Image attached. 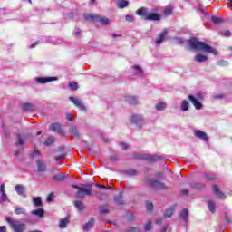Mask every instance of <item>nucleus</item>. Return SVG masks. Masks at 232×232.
I'll return each mask as SVG.
<instances>
[{"mask_svg": "<svg viewBox=\"0 0 232 232\" xmlns=\"http://www.w3.org/2000/svg\"><path fill=\"white\" fill-rule=\"evenodd\" d=\"M188 46L192 50H198V52H203L204 53H212L213 55H217L218 53L217 49L208 45V44L198 41L197 38H191L188 41Z\"/></svg>", "mask_w": 232, "mask_h": 232, "instance_id": "nucleus-1", "label": "nucleus"}, {"mask_svg": "<svg viewBox=\"0 0 232 232\" xmlns=\"http://www.w3.org/2000/svg\"><path fill=\"white\" fill-rule=\"evenodd\" d=\"M93 185L89 183V184H82L81 187L78 185H72V188L74 189H78L76 192V197L78 198H85L86 197H91V195H93L92 192V187Z\"/></svg>", "mask_w": 232, "mask_h": 232, "instance_id": "nucleus-2", "label": "nucleus"}, {"mask_svg": "<svg viewBox=\"0 0 232 232\" xmlns=\"http://www.w3.org/2000/svg\"><path fill=\"white\" fill-rule=\"evenodd\" d=\"M5 221L7 224H9V227H11L12 231L14 232H24L26 231V224L14 219V218L10 216H5Z\"/></svg>", "mask_w": 232, "mask_h": 232, "instance_id": "nucleus-3", "label": "nucleus"}, {"mask_svg": "<svg viewBox=\"0 0 232 232\" xmlns=\"http://www.w3.org/2000/svg\"><path fill=\"white\" fill-rule=\"evenodd\" d=\"M84 19L86 21H91L92 23H101V24H102L103 26H108V24H110V19H108L107 17L100 16L99 14H84Z\"/></svg>", "mask_w": 232, "mask_h": 232, "instance_id": "nucleus-4", "label": "nucleus"}, {"mask_svg": "<svg viewBox=\"0 0 232 232\" xmlns=\"http://www.w3.org/2000/svg\"><path fill=\"white\" fill-rule=\"evenodd\" d=\"M147 184L150 186V188H154V189H168V186L164 184V182L159 181L157 179H150L147 180Z\"/></svg>", "mask_w": 232, "mask_h": 232, "instance_id": "nucleus-5", "label": "nucleus"}, {"mask_svg": "<svg viewBox=\"0 0 232 232\" xmlns=\"http://www.w3.org/2000/svg\"><path fill=\"white\" fill-rule=\"evenodd\" d=\"M188 99L193 104V106L196 110H202V108L204 107V105L200 102V101H202V97L196 98L193 95H188Z\"/></svg>", "mask_w": 232, "mask_h": 232, "instance_id": "nucleus-6", "label": "nucleus"}, {"mask_svg": "<svg viewBox=\"0 0 232 232\" xmlns=\"http://www.w3.org/2000/svg\"><path fill=\"white\" fill-rule=\"evenodd\" d=\"M69 101H71L78 110H81V111H86V106H84V103H82L79 98L71 96L69 97Z\"/></svg>", "mask_w": 232, "mask_h": 232, "instance_id": "nucleus-7", "label": "nucleus"}, {"mask_svg": "<svg viewBox=\"0 0 232 232\" xmlns=\"http://www.w3.org/2000/svg\"><path fill=\"white\" fill-rule=\"evenodd\" d=\"M131 124H136V126H140L144 122V118L140 115L133 114L130 117Z\"/></svg>", "mask_w": 232, "mask_h": 232, "instance_id": "nucleus-8", "label": "nucleus"}, {"mask_svg": "<svg viewBox=\"0 0 232 232\" xmlns=\"http://www.w3.org/2000/svg\"><path fill=\"white\" fill-rule=\"evenodd\" d=\"M57 77H38L35 78V82L40 84H46V82H52V81H57Z\"/></svg>", "mask_w": 232, "mask_h": 232, "instance_id": "nucleus-9", "label": "nucleus"}, {"mask_svg": "<svg viewBox=\"0 0 232 232\" xmlns=\"http://www.w3.org/2000/svg\"><path fill=\"white\" fill-rule=\"evenodd\" d=\"M168 35V29H164L156 39V46H160L164 42V38Z\"/></svg>", "mask_w": 232, "mask_h": 232, "instance_id": "nucleus-10", "label": "nucleus"}, {"mask_svg": "<svg viewBox=\"0 0 232 232\" xmlns=\"http://www.w3.org/2000/svg\"><path fill=\"white\" fill-rule=\"evenodd\" d=\"M194 134L195 137H198V139H201V140H204L205 142H208V140H209V139L208 138V134L200 130H194Z\"/></svg>", "mask_w": 232, "mask_h": 232, "instance_id": "nucleus-11", "label": "nucleus"}, {"mask_svg": "<svg viewBox=\"0 0 232 232\" xmlns=\"http://www.w3.org/2000/svg\"><path fill=\"white\" fill-rule=\"evenodd\" d=\"M73 206L76 208L79 213H84V209H86L84 202L82 201L76 200L73 202Z\"/></svg>", "mask_w": 232, "mask_h": 232, "instance_id": "nucleus-12", "label": "nucleus"}, {"mask_svg": "<svg viewBox=\"0 0 232 232\" xmlns=\"http://www.w3.org/2000/svg\"><path fill=\"white\" fill-rule=\"evenodd\" d=\"M15 191L17 195H20L21 197H26V187H24V185H16Z\"/></svg>", "mask_w": 232, "mask_h": 232, "instance_id": "nucleus-13", "label": "nucleus"}, {"mask_svg": "<svg viewBox=\"0 0 232 232\" xmlns=\"http://www.w3.org/2000/svg\"><path fill=\"white\" fill-rule=\"evenodd\" d=\"M160 19L162 17L157 13H149V15L146 17V21H160Z\"/></svg>", "mask_w": 232, "mask_h": 232, "instance_id": "nucleus-14", "label": "nucleus"}, {"mask_svg": "<svg viewBox=\"0 0 232 232\" xmlns=\"http://www.w3.org/2000/svg\"><path fill=\"white\" fill-rule=\"evenodd\" d=\"M143 159L144 160H148L149 162H157L159 160H160V156H153V155H150V154H145L143 155Z\"/></svg>", "mask_w": 232, "mask_h": 232, "instance_id": "nucleus-15", "label": "nucleus"}, {"mask_svg": "<svg viewBox=\"0 0 232 232\" xmlns=\"http://www.w3.org/2000/svg\"><path fill=\"white\" fill-rule=\"evenodd\" d=\"M136 14L138 15H140V17H144L145 21H146V18L148 17V15L150 14V13L148 12V8H146V7H140V9H138L136 11Z\"/></svg>", "mask_w": 232, "mask_h": 232, "instance_id": "nucleus-16", "label": "nucleus"}, {"mask_svg": "<svg viewBox=\"0 0 232 232\" xmlns=\"http://www.w3.org/2000/svg\"><path fill=\"white\" fill-rule=\"evenodd\" d=\"M213 191L216 193L218 198H221V200L226 199V194H224L222 191H220V189L218 188V186L214 185Z\"/></svg>", "mask_w": 232, "mask_h": 232, "instance_id": "nucleus-17", "label": "nucleus"}, {"mask_svg": "<svg viewBox=\"0 0 232 232\" xmlns=\"http://www.w3.org/2000/svg\"><path fill=\"white\" fill-rule=\"evenodd\" d=\"M68 175L65 173L60 172L53 177V180H56L57 182H63V180H66Z\"/></svg>", "mask_w": 232, "mask_h": 232, "instance_id": "nucleus-18", "label": "nucleus"}, {"mask_svg": "<svg viewBox=\"0 0 232 232\" xmlns=\"http://www.w3.org/2000/svg\"><path fill=\"white\" fill-rule=\"evenodd\" d=\"M22 110H24V111H29L31 113H34V111H35V105L32 103H24L22 106Z\"/></svg>", "mask_w": 232, "mask_h": 232, "instance_id": "nucleus-19", "label": "nucleus"}, {"mask_svg": "<svg viewBox=\"0 0 232 232\" xmlns=\"http://www.w3.org/2000/svg\"><path fill=\"white\" fill-rule=\"evenodd\" d=\"M71 135L76 140H79L81 135L79 134V130H77V127L72 126L69 130Z\"/></svg>", "mask_w": 232, "mask_h": 232, "instance_id": "nucleus-20", "label": "nucleus"}, {"mask_svg": "<svg viewBox=\"0 0 232 232\" xmlns=\"http://www.w3.org/2000/svg\"><path fill=\"white\" fill-rule=\"evenodd\" d=\"M167 107L168 104L166 103V102H158L155 105V109L157 110V111H164Z\"/></svg>", "mask_w": 232, "mask_h": 232, "instance_id": "nucleus-21", "label": "nucleus"}, {"mask_svg": "<svg viewBox=\"0 0 232 232\" xmlns=\"http://www.w3.org/2000/svg\"><path fill=\"white\" fill-rule=\"evenodd\" d=\"M188 215H189V211L188 210V208H184L179 214L180 220H183V222L187 224Z\"/></svg>", "mask_w": 232, "mask_h": 232, "instance_id": "nucleus-22", "label": "nucleus"}, {"mask_svg": "<svg viewBox=\"0 0 232 232\" xmlns=\"http://www.w3.org/2000/svg\"><path fill=\"white\" fill-rule=\"evenodd\" d=\"M95 224V219L93 218H91L89 221L83 226L84 231H90L92 227H93V225Z\"/></svg>", "mask_w": 232, "mask_h": 232, "instance_id": "nucleus-23", "label": "nucleus"}, {"mask_svg": "<svg viewBox=\"0 0 232 232\" xmlns=\"http://www.w3.org/2000/svg\"><path fill=\"white\" fill-rule=\"evenodd\" d=\"M194 61L196 63H206L208 61V56L198 53L195 56Z\"/></svg>", "mask_w": 232, "mask_h": 232, "instance_id": "nucleus-24", "label": "nucleus"}, {"mask_svg": "<svg viewBox=\"0 0 232 232\" xmlns=\"http://www.w3.org/2000/svg\"><path fill=\"white\" fill-rule=\"evenodd\" d=\"M70 224V219L68 218H63L60 219L59 227L60 229H64Z\"/></svg>", "mask_w": 232, "mask_h": 232, "instance_id": "nucleus-25", "label": "nucleus"}, {"mask_svg": "<svg viewBox=\"0 0 232 232\" xmlns=\"http://www.w3.org/2000/svg\"><path fill=\"white\" fill-rule=\"evenodd\" d=\"M37 164V168H38V171L44 173V171H46V164H44V162H43L41 160H38L36 161Z\"/></svg>", "mask_w": 232, "mask_h": 232, "instance_id": "nucleus-26", "label": "nucleus"}, {"mask_svg": "<svg viewBox=\"0 0 232 232\" xmlns=\"http://www.w3.org/2000/svg\"><path fill=\"white\" fill-rule=\"evenodd\" d=\"M32 215H34L35 217H39L40 218H43L44 217V209L43 208H38L32 210Z\"/></svg>", "mask_w": 232, "mask_h": 232, "instance_id": "nucleus-27", "label": "nucleus"}, {"mask_svg": "<svg viewBox=\"0 0 232 232\" xmlns=\"http://www.w3.org/2000/svg\"><path fill=\"white\" fill-rule=\"evenodd\" d=\"M126 101L127 102H129V104L132 106H135V104H139V100L135 96H127Z\"/></svg>", "mask_w": 232, "mask_h": 232, "instance_id": "nucleus-28", "label": "nucleus"}, {"mask_svg": "<svg viewBox=\"0 0 232 232\" xmlns=\"http://www.w3.org/2000/svg\"><path fill=\"white\" fill-rule=\"evenodd\" d=\"M0 194L2 195L3 202H6L8 200V197L6 196V192L5 191V183L0 185Z\"/></svg>", "mask_w": 232, "mask_h": 232, "instance_id": "nucleus-29", "label": "nucleus"}, {"mask_svg": "<svg viewBox=\"0 0 232 232\" xmlns=\"http://www.w3.org/2000/svg\"><path fill=\"white\" fill-rule=\"evenodd\" d=\"M116 5L118 8L122 9V8H126V6L130 5V3L127 0H117Z\"/></svg>", "mask_w": 232, "mask_h": 232, "instance_id": "nucleus-30", "label": "nucleus"}, {"mask_svg": "<svg viewBox=\"0 0 232 232\" xmlns=\"http://www.w3.org/2000/svg\"><path fill=\"white\" fill-rule=\"evenodd\" d=\"M49 130H50V131H57V132H59L62 130L61 124H59V123H52L50 125V127H49Z\"/></svg>", "mask_w": 232, "mask_h": 232, "instance_id": "nucleus-31", "label": "nucleus"}, {"mask_svg": "<svg viewBox=\"0 0 232 232\" xmlns=\"http://www.w3.org/2000/svg\"><path fill=\"white\" fill-rule=\"evenodd\" d=\"M151 219L147 220L143 226L144 231H151V229H153Z\"/></svg>", "mask_w": 232, "mask_h": 232, "instance_id": "nucleus-32", "label": "nucleus"}, {"mask_svg": "<svg viewBox=\"0 0 232 232\" xmlns=\"http://www.w3.org/2000/svg\"><path fill=\"white\" fill-rule=\"evenodd\" d=\"M26 140H24L20 134L16 135V145L17 146H24Z\"/></svg>", "mask_w": 232, "mask_h": 232, "instance_id": "nucleus-33", "label": "nucleus"}, {"mask_svg": "<svg viewBox=\"0 0 232 232\" xmlns=\"http://www.w3.org/2000/svg\"><path fill=\"white\" fill-rule=\"evenodd\" d=\"M114 201L119 206H122V204H124V200H122V192H120V194L114 198Z\"/></svg>", "mask_w": 232, "mask_h": 232, "instance_id": "nucleus-34", "label": "nucleus"}, {"mask_svg": "<svg viewBox=\"0 0 232 232\" xmlns=\"http://www.w3.org/2000/svg\"><path fill=\"white\" fill-rule=\"evenodd\" d=\"M33 203L35 208H41L43 206V200L41 199V197L34 198L33 199Z\"/></svg>", "mask_w": 232, "mask_h": 232, "instance_id": "nucleus-35", "label": "nucleus"}, {"mask_svg": "<svg viewBox=\"0 0 232 232\" xmlns=\"http://www.w3.org/2000/svg\"><path fill=\"white\" fill-rule=\"evenodd\" d=\"M189 110V102L187 100H183L181 102V111H188Z\"/></svg>", "mask_w": 232, "mask_h": 232, "instance_id": "nucleus-36", "label": "nucleus"}, {"mask_svg": "<svg viewBox=\"0 0 232 232\" xmlns=\"http://www.w3.org/2000/svg\"><path fill=\"white\" fill-rule=\"evenodd\" d=\"M53 142H55V139L53 138V136H50L44 141V146H52Z\"/></svg>", "mask_w": 232, "mask_h": 232, "instance_id": "nucleus-37", "label": "nucleus"}, {"mask_svg": "<svg viewBox=\"0 0 232 232\" xmlns=\"http://www.w3.org/2000/svg\"><path fill=\"white\" fill-rule=\"evenodd\" d=\"M212 22L214 23V24H222V23H224V19L220 18V17H217V16H212Z\"/></svg>", "mask_w": 232, "mask_h": 232, "instance_id": "nucleus-38", "label": "nucleus"}, {"mask_svg": "<svg viewBox=\"0 0 232 232\" xmlns=\"http://www.w3.org/2000/svg\"><path fill=\"white\" fill-rule=\"evenodd\" d=\"M208 209L211 213H215L216 209H217V207L215 206V202L213 201H208Z\"/></svg>", "mask_w": 232, "mask_h": 232, "instance_id": "nucleus-39", "label": "nucleus"}, {"mask_svg": "<svg viewBox=\"0 0 232 232\" xmlns=\"http://www.w3.org/2000/svg\"><path fill=\"white\" fill-rule=\"evenodd\" d=\"M69 88L72 91L79 90V84L77 83V82H70Z\"/></svg>", "mask_w": 232, "mask_h": 232, "instance_id": "nucleus-40", "label": "nucleus"}, {"mask_svg": "<svg viewBox=\"0 0 232 232\" xmlns=\"http://www.w3.org/2000/svg\"><path fill=\"white\" fill-rule=\"evenodd\" d=\"M14 213L16 215H24V213H26V210L24 208H16L14 209Z\"/></svg>", "mask_w": 232, "mask_h": 232, "instance_id": "nucleus-41", "label": "nucleus"}, {"mask_svg": "<svg viewBox=\"0 0 232 232\" xmlns=\"http://www.w3.org/2000/svg\"><path fill=\"white\" fill-rule=\"evenodd\" d=\"M172 215H173V208H169L165 210L166 218H169V217H171Z\"/></svg>", "mask_w": 232, "mask_h": 232, "instance_id": "nucleus-42", "label": "nucleus"}, {"mask_svg": "<svg viewBox=\"0 0 232 232\" xmlns=\"http://www.w3.org/2000/svg\"><path fill=\"white\" fill-rule=\"evenodd\" d=\"M100 213L102 215H106L109 213L108 207L107 206H102L100 207Z\"/></svg>", "mask_w": 232, "mask_h": 232, "instance_id": "nucleus-43", "label": "nucleus"}, {"mask_svg": "<svg viewBox=\"0 0 232 232\" xmlns=\"http://www.w3.org/2000/svg\"><path fill=\"white\" fill-rule=\"evenodd\" d=\"M126 174L129 175V177H134V175H138V172L137 170L130 169L127 170Z\"/></svg>", "mask_w": 232, "mask_h": 232, "instance_id": "nucleus-44", "label": "nucleus"}, {"mask_svg": "<svg viewBox=\"0 0 232 232\" xmlns=\"http://www.w3.org/2000/svg\"><path fill=\"white\" fill-rule=\"evenodd\" d=\"M146 208L150 211V213H151V211H153V203L148 201L146 203Z\"/></svg>", "mask_w": 232, "mask_h": 232, "instance_id": "nucleus-45", "label": "nucleus"}, {"mask_svg": "<svg viewBox=\"0 0 232 232\" xmlns=\"http://www.w3.org/2000/svg\"><path fill=\"white\" fill-rule=\"evenodd\" d=\"M221 35H224V37H229V36H231V31H228V30L222 31Z\"/></svg>", "mask_w": 232, "mask_h": 232, "instance_id": "nucleus-46", "label": "nucleus"}, {"mask_svg": "<svg viewBox=\"0 0 232 232\" xmlns=\"http://www.w3.org/2000/svg\"><path fill=\"white\" fill-rule=\"evenodd\" d=\"M126 21H129V23H133V21H135V18L133 17V15H126L125 17Z\"/></svg>", "mask_w": 232, "mask_h": 232, "instance_id": "nucleus-47", "label": "nucleus"}, {"mask_svg": "<svg viewBox=\"0 0 232 232\" xmlns=\"http://www.w3.org/2000/svg\"><path fill=\"white\" fill-rule=\"evenodd\" d=\"M205 179H206V180H213V179H215V176H211L209 174H206L205 175Z\"/></svg>", "mask_w": 232, "mask_h": 232, "instance_id": "nucleus-48", "label": "nucleus"}, {"mask_svg": "<svg viewBox=\"0 0 232 232\" xmlns=\"http://www.w3.org/2000/svg\"><path fill=\"white\" fill-rule=\"evenodd\" d=\"M133 69L138 72V73H142V69L139 65H134Z\"/></svg>", "mask_w": 232, "mask_h": 232, "instance_id": "nucleus-49", "label": "nucleus"}, {"mask_svg": "<svg viewBox=\"0 0 232 232\" xmlns=\"http://www.w3.org/2000/svg\"><path fill=\"white\" fill-rule=\"evenodd\" d=\"M127 232H139V228H137V227H130V228H128Z\"/></svg>", "mask_w": 232, "mask_h": 232, "instance_id": "nucleus-50", "label": "nucleus"}, {"mask_svg": "<svg viewBox=\"0 0 232 232\" xmlns=\"http://www.w3.org/2000/svg\"><path fill=\"white\" fill-rule=\"evenodd\" d=\"M162 218H158L155 220V224H158V226H160V224H162Z\"/></svg>", "mask_w": 232, "mask_h": 232, "instance_id": "nucleus-51", "label": "nucleus"}, {"mask_svg": "<svg viewBox=\"0 0 232 232\" xmlns=\"http://www.w3.org/2000/svg\"><path fill=\"white\" fill-rule=\"evenodd\" d=\"M52 200H53V194H49L48 197H47V201L48 202H52Z\"/></svg>", "mask_w": 232, "mask_h": 232, "instance_id": "nucleus-52", "label": "nucleus"}, {"mask_svg": "<svg viewBox=\"0 0 232 232\" xmlns=\"http://www.w3.org/2000/svg\"><path fill=\"white\" fill-rule=\"evenodd\" d=\"M165 15H171V9L168 8L164 11Z\"/></svg>", "mask_w": 232, "mask_h": 232, "instance_id": "nucleus-53", "label": "nucleus"}, {"mask_svg": "<svg viewBox=\"0 0 232 232\" xmlns=\"http://www.w3.org/2000/svg\"><path fill=\"white\" fill-rule=\"evenodd\" d=\"M63 159H64V155L57 156V157L55 158V160H56L57 162H59V160H63Z\"/></svg>", "mask_w": 232, "mask_h": 232, "instance_id": "nucleus-54", "label": "nucleus"}, {"mask_svg": "<svg viewBox=\"0 0 232 232\" xmlns=\"http://www.w3.org/2000/svg\"><path fill=\"white\" fill-rule=\"evenodd\" d=\"M96 188H101L102 189H108V187H106L104 185H101V184H96Z\"/></svg>", "mask_w": 232, "mask_h": 232, "instance_id": "nucleus-55", "label": "nucleus"}, {"mask_svg": "<svg viewBox=\"0 0 232 232\" xmlns=\"http://www.w3.org/2000/svg\"><path fill=\"white\" fill-rule=\"evenodd\" d=\"M6 226L0 227V232H6Z\"/></svg>", "mask_w": 232, "mask_h": 232, "instance_id": "nucleus-56", "label": "nucleus"}, {"mask_svg": "<svg viewBox=\"0 0 232 232\" xmlns=\"http://www.w3.org/2000/svg\"><path fill=\"white\" fill-rule=\"evenodd\" d=\"M157 177H158V179H164V175L162 174V172H159L157 174Z\"/></svg>", "mask_w": 232, "mask_h": 232, "instance_id": "nucleus-57", "label": "nucleus"}, {"mask_svg": "<svg viewBox=\"0 0 232 232\" xmlns=\"http://www.w3.org/2000/svg\"><path fill=\"white\" fill-rule=\"evenodd\" d=\"M225 218L227 222H228V224L231 222V218H229V216H227V214H225Z\"/></svg>", "mask_w": 232, "mask_h": 232, "instance_id": "nucleus-58", "label": "nucleus"}, {"mask_svg": "<svg viewBox=\"0 0 232 232\" xmlns=\"http://www.w3.org/2000/svg\"><path fill=\"white\" fill-rule=\"evenodd\" d=\"M121 146L122 150H126L128 148V144H126V143H121Z\"/></svg>", "mask_w": 232, "mask_h": 232, "instance_id": "nucleus-59", "label": "nucleus"}, {"mask_svg": "<svg viewBox=\"0 0 232 232\" xmlns=\"http://www.w3.org/2000/svg\"><path fill=\"white\" fill-rule=\"evenodd\" d=\"M74 35H75L76 37H79V35H81V30L75 31V32H74Z\"/></svg>", "mask_w": 232, "mask_h": 232, "instance_id": "nucleus-60", "label": "nucleus"}, {"mask_svg": "<svg viewBox=\"0 0 232 232\" xmlns=\"http://www.w3.org/2000/svg\"><path fill=\"white\" fill-rule=\"evenodd\" d=\"M67 121H72V114H66Z\"/></svg>", "mask_w": 232, "mask_h": 232, "instance_id": "nucleus-61", "label": "nucleus"}, {"mask_svg": "<svg viewBox=\"0 0 232 232\" xmlns=\"http://www.w3.org/2000/svg\"><path fill=\"white\" fill-rule=\"evenodd\" d=\"M58 133H59V135H61L62 137H64V131L63 130V129H61Z\"/></svg>", "mask_w": 232, "mask_h": 232, "instance_id": "nucleus-62", "label": "nucleus"}, {"mask_svg": "<svg viewBox=\"0 0 232 232\" xmlns=\"http://www.w3.org/2000/svg\"><path fill=\"white\" fill-rule=\"evenodd\" d=\"M219 64H220L221 66H225V64H227V62H226V61H221V62H219Z\"/></svg>", "mask_w": 232, "mask_h": 232, "instance_id": "nucleus-63", "label": "nucleus"}, {"mask_svg": "<svg viewBox=\"0 0 232 232\" xmlns=\"http://www.w3.org/2000/svg\"><path fill=\"white\" fill-rule=\"evenodd\" d=\"M182 195H188V189L181 190Z\"/></svg>", "mask_w": 232, "mask_h": 232, "instance_id": "nucleus-64", "label": "nucleus"}]
</instances>
